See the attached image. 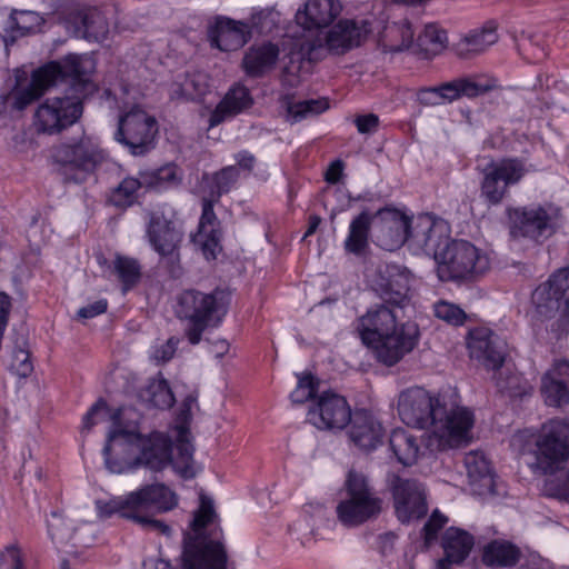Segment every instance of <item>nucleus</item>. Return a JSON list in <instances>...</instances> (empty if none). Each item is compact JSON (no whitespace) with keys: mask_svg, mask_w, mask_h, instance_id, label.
<instances>
[{"mask_svg":"<svg viewBox=\"0 0 569 569\" xmlns=\"http://www.w3.org/2000/svg\"><path fill=\"white\" fill-rule=\"evenodd\" d=\"M397 410L407 426L418 429L431 427L430 442L438 450L463 447L472 440L473 412L460 406L449 409L439 395L422 387L401 391Z\"/></svg>","mask_w":569,"mask_h":569,"instance_id":"obj_1","label":"nucleus"},{"mask_svg":"<svg viewBox=\"0 0 569 569\" xmlns=\"http://www.w3.org/2000/svg\"><path fill=\"white\" fill-rule=\"evenodd\" d=\"M121 415L119 408L110 416L112 425L102 450L106 468L118 475L140 467L152 471L164 469L171 461V439L159 431L144 436L128 430L122 426Z\"/></svg>","mask_w":569,"mask_h":569,"instance_id":"obj_2","label":"nucleus"},{"mask_svg":"<svg viewBox=\"0 0 569 569\" xmlns=\"http://www.w3.org/2000/svg\"><path fill=\"white\" fill-rule=\"evenodd\" d=\"M357 331L378 361L391 367L411 352L419 340V328L412 321L399 322L397 310L380 303L358 318Z\"/></svg>","mask_w":569,"mask_h":569,"instance_id":"obj_3","label":"nucleus"},{"mask_svg":"<svg viewBox=\"0 0 569 569\" xmlns=\"http://www.w3.org/2000/svg\"><path fill=\"white\" fill-rule=\"evenodd\" d=\"M371 32L368 20L341 19L323 36H301L287 43V77L297 74L305 63L322 61L328 54L342 56L360 47ZM287 82L289 79L287 78Z\"/></svg>","mask_w":569,"mask_h":569,"instance_id":"obj_4","label":"nucleus"},{"mask_svg":"<svg viewBox=\"0 0 569 569\" xmlns=\"http://www.w3.org/2000/svg\"><path fill=\"white\" fill-rule=\"evenodd\" d=\"M89 69H93V62L86 56L71 53L60 60L50 61L33 70L28 86L16 88L9 102L13 109L22 111L42 97L49 88L67 80L76 90L81 91L87 86Z\"/></svg>","mask_w":569,"mask_h":569,"instance_id":"obj_5","label":"nucleus"},{"mask_svg":"<svg viewBox=\"0 0 569 569\" xmlns=\"http://www.w3.org/2000/svg\"><path fill=\"white\" fill-rule=\"evenodd\" d=\"M177 301V316L189 322L186 337L191 345H198L204 330L218 327L228 313L231 292L223 288L210 292L187 289L178 296Z\"/></svg>","mask_w":569,"mask_h":569,"instance_id":"obj_6","label":"nucleus"},{"mask_svg":"<svg viewBox=\"0 0 569 569\" xmlns=\"http://www.w3.org/2000/svg\"><path fill=\"white\" fill-rule=\"evenodd\" d=\"M537 317L541 320L556 319L551 330L558 337L569 332V267L552 272L531 295Z\"/></svg>","mask_w":569,"mask_h":569,"instance_id":"obj_7","label":"nucleus"},{"mask_svg":"<svg viewBox=\"0 0 569 569\" xmlns=\"http://www.w3.org/2000/svg\"><path fill=\"white\" fill-rule=\"evenodd\" d=\"M87 71V86L78 91L72 83L67 80L62 83L69 87L68 92L62 97L46 99L36 110L34 127L39 133L57 134L68 127L76 123L82 114V99L92 90L90 73Z\"/></svg>","mask_w":569,"mask_h":569,"instance_id":"obj_8","label":"nucleus"},{"mask_svg":"<svg viewBox=\"0 0 569 569\" xmlns=\"http://www.w3.org/2000/svg\"><path fill=\"white\" fill-rule=\"evenodd\" d=\"M345 488L347 498L337 506L338 519L345 526L357 527L376 519L381 513L383 501L362 472L350 470Z\"/></svg>","mask_w":569,"mask_h":569,"instance_id":"obj_9","label":"nucleus"},{"mask_svg":"<svg viewBox=\"0 0 569 569\" xmlns=\"http://www.w3.org/2000/svg\"><path fill=\"white\" fill-rule=\"evenodd\" d=\"M506 212L510 236L533 241L552 236L561 218L560 208L551 203L510 207Z\"/></svg>","mask_w":569,"mask_h":569,"instance_id":"obj_10","label":"nucleus"},{"mask_svg":"<svg viewBox=\"0 0 569 569\" xmlns=\"http://www.w3.org/2000/svg\"><path fill=\"white\" fill-rule=\"evenodd\" d=\"M535 462L531 469L542 475L553 473L569 459V421L551 419L535 437Z\"/></svg>","mask_w":569,"mask_h":569,"instance_id":"obj_11","label":"nucleus"},{"mask_svg":"<svg viewBox=\"0 0 569 569\" xmlns=\"http://www.w3.org/2000/svg\"><path fill=\"white\" fill-rule=\"evenodd\" d=\"M439 258L437 272L441 281L469 279L489 269L488 257L467 240L451 241Z\"/></svg>","mask_w":569,"mask_h":569,"instance_id":"obj_12","label":"nucleus"},{"mask_svg":"<svg viewBox=\"0 0 569 569\" xmlns=\"http://www.w3.org/2000/svg\"><path fill=\"white\" fill-rule=\"evenodd\" d=\"M53 162L63 173L72 172L70 178L74 182L82 181L83 177L92 172L104 161L103 150L88 136L82 134L78 140L54 146L51 150Z\"/></svg>","mask_w":569,"mask_h":569,"instance_id":"obj_13","label":"nucleus"},{"mask_svg":"<svg viewBox=\"0 0 569 569\" xmlns=\"http://www.w3.org/2000/svg\"><path fill=\"white\" fill-rule=\"evenodd\" d=\"M158 124L153 117L134 107L119 117L114 140L132 156H144L154 148Z\"/></svg>","mask_w":569,"mask_h":569,"instance_id":"obj_14","label":"nucleus"},{"mask_svg":"<svg viewBox=\"0 0 569 569\" xmlns=\"http://www.w3.org/2000/svg\"><path fill=\"white\" fill-rule=\"evenodd\" d=\"M386 482L392 497L396 517L401 523L419 520L427 515V489L422 482L402 478L395 472L387 475Z\"/></svg>","mask_w":569,"mask_h":569,"instance_id":"obj_15","label":"nucleus"},{"mask_svg":"<svg viewBox=\"0 0 569 569\" xmlns=\"http://www.w3.org/2000/svg\"><path fill=\"white\" fill-rule=\"evenodd\" d=\"M525 163L517 158L491 161L482 170L480 196L489 206H498L508 196L509 187L526 174Z\"/></svg>","mask_w":569,"mask_h":569,"instance_id":"obj_16","label":"nucleus"},{"mask_svg":"<svg viewBox=\"0 0 569 569\" xmlns=\"http://www.w3.org/2000/svg\"><path fill=\"white\" fill-rule=\"evenodd\" d=\"M352 411L347 399L331 390H322L313 401L308 405L307 421L318 430L341 431L351 421Z\"/></svg>","mask_w":569,"mask_h":569,"instance_id":"obj_17","label":"nucleus"},{"mask_svg":"<svg viewBox=\"0 0 569 569\" xmlns=\"http://www.w3.org/2000/svg\"><path fill=\"white\" fill-rule=\"evenodd\" d=\"M146 233L156 252L167 260L171 277L181 274L179 248L183 239V232L176 223L159 212H151Z\"/></svg>","mask_w":569,"mask_h":569,"instance_id":"obj_18","label":"nucleus"},{"mask_svg":"<svg viewBox=\"0 0 569 569\" xmlns=\"http://www.w3.org/2000/svg\"><path fill=\"white\" fill-rule=\"evenodd\" d=\"M449 244V228L445 221L435 219L430 214L415 218L411 226L410 247L433 256L438 261L442 250Z\"/></svg>","mask_w":569,"mask_h":569,"instance_id":"obj_19","label":"nucleus"},{"mask_svg":"<svg viewBox=\"0 0 569 569\" xmlns=\"http://www.w3.org/2000/svg\"><path fill=\"white\" fill-rule=\"evenodd\" d=\"M67 33L77 39L100 42L109 33V23L98 8H77L67 11L61 18Z\"/></svg>","mask_w":569,"mask_h":569,"instance_id":"obj_20","label":"nucleus"},{"mask_svg":"<svg viewBox=\"0 0 569 569\" xmlns=\"http://www.w3.org/2000/svg\"><path fill=\"white\" fill-rule=\"evenodd\" d=\"M467 347L471 359L488 370H499L506 360V343L488 328H475L468 332Z\"/></svg>","mask_w":569,"mask_h":569,"instance_id":"obj_21","label":"nucleus"},{"mask_svg":"<svg viewBox=\"0 0 569 569\" xmlns=\"http://www.w3.org/2000/svg\"><path fill=\"white\" fill-rule=\"evenodd\" d=\"M219 200H213L209 194L202 198V214L199 222L198 232L192 237L194 246L199 247L206 259H216L221 250V231L219 221L213 211V204Z\"/></svg>","mask_w":569,"mask_h":569,"instance_id":"obj_22","label":"nucleus"},{"mask_svg":"<svg viewBox=\"0 0 569 569\" xmlns=\"http://www.w3.org/2000/svg\"><path fill=\"white\" fill-rule=\"evenodd\" d=\"M133 511L138 515L144 512H167L173 509L178 501L176 493L164 483H151L130 492Z\"/></svg>","mask_w":569,"mask_h":569,"instance_id":"obj_23","label":"nucleus"},{"mask_svg":"<svg viewBox=\"0 0 569 569\" xmlns=\"http://www.w3.org/2000/svg\"><path fill=\"white\" fill-rule=\"evenodd\" d=\"M211 47L221 51H236L242 48L252 37L247 22L220 17L209 30Z\"/></svg>","mask_w":569,"mask_h":569,"instance_id":"obj_24","label":"nucleus"},{"mask_svg":"<svg viewBox=\"0 0 569 569\" xmlns=\"http://www.w3.org/2000/svg\"><path fill=\"white\" fill-rule=\"evenodd\" d=\"M442 103L452 102L461 97L473 99L499 88L498 80L492 77L476 74L457 78L438 86Z\"/></svg>","mask_w":569,"mask_h":569,"instance_id":"obj_25","label":"nucleus"},{"mask_svg":"<svg viewBox=\"0 0 569 569\" xmlns=\"http://www.w3.org/2000/svg\"><path fill=\"white\" fill-rule=\"evenodd\" d=\"M342 9L340 0H308L298 9L295 19L305 30L323 29L332 24Z\"/></svg>","mask_w":569,"mask_h":569,"instance_id":"obj_26","label":"nucleus"},{"mask_svg":"<svg viewBox=\"0 0 569 569\" xmlns=\"http://www.w3.org/2000/svg\"><path fill=\"white\" fill-rule=\"evenodd\" d=\"M382 214V224L378 241L380 246L392 251L411 241V226L415 220L398 210L379 211Z\"/></svg>","mask_w":569,"mask_h":569,"instance_id":"obj_27","label":"nucleus"},{"mask_svg":"<svg viewBox=\"0 0 569 569\" xmlns=\"http://www.w3.org/2000/svg\"><path fill=\"white\" fill-rule=\"evenodd\" d=\"M375 290L385 305L403 308L409 301V278L396 267H386L385 271H379Z\"/></svg>","mask_w":569,"mask_h":569,"instance_id":"obj_28","label":"nucleus"},{"mask_svg":"<svg viewBox=\"0 0 569 569\" xmlns=\"http://www.w3.org/2000/svg\"><path fill=\"white\" fill-rule=\"evenodd\" d=\"M253 104L250 91L243 84H233L209 117V128L219 126L229 118L246 111Z\"/></svg>","mask_w":569,"mask_h":569,"instance_id":"obj_29","label":"nucleus"},{"mask_svg":"<svg viewBox=\"0 0 569 569\" xmlns=\"http://www.w3.org/2000/svg\"><path fill=\"white\" fill-rule=\"evenodd\" d=\"M350 439L360 449L373 450L382 439L381 423L368 411L358 410L351 417Z\"/></svg>","mask_w":569,"mask_h":569,"instance_id":"obj_30","label":"nucleus"},{"mask_svg":"<svg viewBox=\"0 0 569 569\" xmlns=\"http://www.w3.org/2000/svg\"><path fill=\"white\" fill-rule=\"evenodd\" d=\"M44 22L46 19L37 11L12 9L3 26L6 47L19 38L40 32Z\"/></svg>","mask_w":569,"mask_h":569,"instance_id":"obj_31","label":"nucleus"},{"mask_svg":"<svg viewBox=\"0 0 569 569\" xmlns=\"http://www.w3.org/2000/svg\"><path fill=\"white\" fill-rule=\"evenodd\" d=\"M279 52L271 42L253 44L244 52L241 67L248 77L262 78L276 67Z\"/></svg>","mask_w":569,"mask_h":569,"instance_id":"obj_32","label":"nucleus"},{"mask_svg":"<svg viewBox=\"0 0 569 569\" xmlns=\"http://www.w3.org/2000/svg\"><path fill=\"white\" fill-rule=\"evenodd\" d=\"M522 552L520 548L511 541L495 539L488 542L482 549V562L490 568H511L515 567Z\"/></svg>","mask_w":569,"mask_h":569,"instance_id":"obj_33","label":"nucleus"},{"mask_svg":"<svg viewBox=\"0 0 569 569\" xmlns=\"http://www.w3.org/2000/svg\"><path fill=\"white\" fill-rule=\"evenodd\" d=\"M389 449L396 460L405 467L415 465L421 455L419 439L402 428L393 429L389 436Z\"/></svg>","mask_w":569,"mask_h":569,"instance_id":"obj_34","label":"nucleus"},{"mask_svg":"<svg viewBox=\"0 0 569 569\" xmlns=\"http://www.w3.org/2000/svg\"><path fill=\"white\" fill-rule=\"evenodd\" d=\"M498 41L497 28L493 23H487L480 29H475L465 36L457 44L459 56L479 54Z\"/></svg>","mask_w":569,"mask_h":569,"instance_id":"obj_35","label":"nucleus"},{"mask_svg":"<svg viewBox=\"0 0 569 569\" xmlns=\"http://www.w3.org/2000/svg\"><path fill=\"white\" fill-rule=\"evenodd\" d=\"M473 545V537L466 530L456 527H450L445 531L441 542L445 555L456 563L465 561Z\"/></svg>","mask_w":569,"mask_h":569,"instance_id":"obj_36","label":"nucleus"},{"mask_svg":"<svg viewBox=\"0 0 569 569\" xmlns=\"http://www.w3.org/2000/svg\"><path fill=\"white\" fill-rule=\"evenodd\" d=\"M176 449L177 457L173 459L171 456V461L168 463V466L172 463L173 468L184 479L193 478L196 476V471L193 469L194 448L190 441V431L187 426L178 427Z\"/></svg>","mask_w":569,"mask_h":569,"instance_id":"obj_37","label":"nucleus"},{"mask_svg":"<svg viewBox=\"0 0 569 569\" xmlns=\"http://www.w3.org/2000/svg\"><path fill=\"white\" fill-rule=\"evenodd\" d=\"M373 216L362 211L350 223L348 237L345 240L346 251L360 256L368 247L369 231Z\"/></svg>","mask_w":569,"mask_h":569,"instance_id":"obj_38","label":"nucleus"},{"mask_svg":"<svg viewBox=\"0 0 569 569\" xmlns=\"http://www.w3.org/2000/svg\"><path fill=\"white\" fill-rule=\"evenodd\" d=\"M141 184L144 189L162 191L177 187L181 182L179 168L174 163H168L158 169L139 173Z\"/></svg>","mask_w":569,"mask_h":569,"instance_id":"obj_39","label":"nucleus"},{"mask_svg":"<svg viewBox=\"0 0 569 569\" xmlns=\"http://www.w3.org/2000/svg\"><path fill=\"white\" fill-rule=\"evenodd\" d=\"M329 108L327 99L295 100L287 94V121L293 123L316 117Z\"/></svg>","mask_w":569,"mask_h":569,"instance_id":"obj_40","label":"nucleus"},{"mask_svg":"<svg viewBox=\"0 0 569 569\" xmlns=\"http://www.w3.org/2000/svg\"><path fill=\"white\" fill-rule=\"evenodd\" d=\"M141 188L143 187L139 177H126L117 187L110 190L107 201L118 209H127L136 203L137 192Z\"/></svg>","mask_w":569,"mask_h":569,"instance_id":"obj_41","label":"nucleus"},{"mask_svg":"<svg viewBox=\"0 0 569 569\" xmlns=\"http://www.w3.org/2000/svg\"><path fill=\"white\" fill-rule=\"evenodd\" d=\"M207 92L206 77L201 73H186L182 80L171 84L172 99L194 100Z\"/></svg>","mask_w":569,"mask_h":569,"instance_id":"obj_42","label":"nucleus"},{"mask_svg":"<svg viewBox=\"0 0 569 569\" xmlns=\"http://www.w3.org/2000/svg\"><path fill=\"white\" fill-rule=\"evenodd\" d=\"M463 462L470 482H482L483 487L492 486L493 481L490 461L483 452L478 450L470 451L466 453Z\"/></svg>","mask_w":569,"mask_h":569,"instance_id":"obj_43","label":"nucleus"},{"mask_svg":"<svg viewBox=\"0 0 569 569\" xmlns=\"http://www.w3.org/2000/svg\"><path fill=\"white\" fill-rule=\"evenodd\" d=\"M446 42V31L435 24H428L418 36L416 46L423 58L429 59L439 54L445 49Z\"/></svg>","mask_w":569,"mask_h":569,"instance_id":"obj_44","label":"nucleus"},{"mask_svg":"<svg viewBox=\"0 0 569 569\" xmlns=\"http://www.w3.org/2000/svg\"><path fill=\"white\" fill-rule=\"evenodd\" d=\"M141 397L152 407L159 409H169L176 401L168 381L163 378L152 379L141 393Z\"/></svg>","mask_w":569,"mask_h":569,"instance_id":"obj_45","label":"nucleus"},{"mask_svg":"<svg viewBox=\"0 0 569 569\" xmlns=\"http://www.w3.org/2000/svg\"><path fill=\"white\" fill-rule=\"evenodd\" d=\"M113 270L122 283L123 292L132 289L141 278V266L137 259L116 256L113 260Z\"/></svg>","mask_w":569,"mask_h":569,"instance_id":"obj_46","label":"nucleus"},{"mask_svg":"<svg viewBox=\"0 0 569 569\" xmlns=\"http://www.w3.org/2000/svg\"><path fill=\"white\" fill-rule=\"evenodd\" d=\"M541 392L545 402L552 407H562L569 403V387L567 381L550 378V375H543L541 378Z\"/></svg>","mask_w":569,"mask_h":569,"instance_id":"obj_47","label":"nucleus"},{"mask_svg":"<svg viewBox=\"0 0 569 569\" xmlns=\"http://www.w3.org/2000/svg\"><path fill=\"white\" fill-rule=\"evenodd\" d=\"M297 378V387L290 393V398L293 403H305L309 401L310 405L313 399L325 390L322 382L311 373L305 372L298 375Z\"/></svg>","mask_w":569,"mask_h":569,"instance_id":"obj_48","label":"nucleus"},{"mask_svg":"<svg viewBox=\"0 0 569 569\" xmlns=\"http://www.w3.org/2000/svg\"><path fill=\"white\" fill-rule=\"evenodd\" d=\"M27 345V340L23 337L18 338L14 342L9 362L10 371L20 378H26L33 371L30 351Z\"/></svg>","mask_w":569,"mask_h":569,"instance_id":"obj_49","label":"nucleus"},{"mask_svg":"<svg viewBox=\"0 0 569 569\" xmlns=\"http://www.w3.org/2000/svg\"><path fill=\"white\" fill-rule=\"evenodd\" d=\"M239 179V169L236 166H228L216 172L210 179L209 194L213 200H219L224 193H228Z\"/></svg>","mask_w":569,"mask_h":569,"instance_id":"obj_50","label":"nucleus"},{"mask_svg":"<svg viewBox=\"0 0 569 569\" xmlns=\"http://www.w3.org/2000/svg\"><path fill=\"white\" fill-rule=\"evenodd\" d=\"M96 508L98 511V516L100 518H109L114 513H119L121 517L132 520V517H129L127 515L136 513V511H133V506L130 501V493H128L124 497H114L107 501L97 500Z\"/></svg>","mask_w":569,"mask_h":569,"instance_id":"obj_51","label":"nucleus"},{"mask_svg":"<svg viewBox=\"0 0 569 569\" xmlns=\"http://www.w3.org/2000/svg\"><path fill=\"white\" fill-rule=\"evenodd\" d=\"M281 13L272 8L253 13L247 22L251 29V34L256 31L259 34H269L276 30L280 23Z\"/></svg>","mask_w":569,"mask_h":569,"instance_id":"obj_52","label":"nucleus"},{"mask_svg":"<svg viewBox=\"0 0 569 569\" xmlns=\"http://www.w3.org/2000/svg\"><path fill=\"white\" fill-rule=\"evenodd\" d=\"M47 528L49 537L53 542L64 543L72 537V526L64 520L59 511L50 513V517L47 519Z\"/></svg>","mask_w":569,"mask_h":569,"instance_id":"obj_53","label":"nucleus"},{"mask_svg":"<svg viewBox=\"0 0 569 569\" xmlns=\"http://www.w3.org/2000/svg\"><path fill=\"white\" fill-rule=\"evenodd\" d=\"M435 316L452 326L463 325L466 312L457 305L440 300L433 306Z\"/></svg>","mask_w":569,"mask_h":569,"instance_id":"obj_54","label":"nucleus"},{"mask_svg":"<svg viewBox=\"0 0 569 569\" xmlns=\"http://www.w3.org/2000/svg\"><path fill=\"white\" fill-rule=\"evenodd\" d=\"M388 34L400 36L401 41L399 43H390L388 50L391 52L402 51L408 49L413 39V31L409 22L403 21L401 23H395L388 28Z\"/></svg>","mask_w":569,"mask_h":569,"instance_id":"obj_55","label":"nucleus"},{"mask_svg":"<svg viewBox=\"0 0 569 569\" xmlns=\"http://www.w3.org/2000/svg\"><path fill=\"white\" fill-rule=\"evenodd\" d=\"M447 521L448 518L438 510H435L431 513L422 528L426 547H430L437 540L438 532L443 528Z\"/></svg>","mask_w":569,"mask_h":569,"instance_id":"obj_56","label":"nucleus"},{"mask_svg":"<svg viewBox=\"0 0 569 569\" xmlns=\"http://www.w3.org/2000/svg\"><path fill=\"white\" fill-rule=\"evenodd\" d=\"M549 496L569 501V469L546 483Z\"/></svg>","mask_w":569,"mask_h":569,"instance_id":"obj_57","label":"nucleus"},{"mask_svg":"<svg viewBox=\"0 0 569 569\" xmlns=\"http://www.w3.org/2000/svg\"><path fill=\"white\" fill-rule=\"evenodd\" d=\"M0 569H23L21 551L17 545H10L0 552Z\"/></svg>","mask_w":569,"mask_h":569,"instance_id":"obj_58","label":"nucleus"},{"mask_svg":"<svg viewBox=\"0 0 569 569\" xmlns=\"http://www.w3.org/2000/svg\"><path fill=\"white\" fill-rule=\"evenodd\" d=\"M127 516L132 517V520L144 529L158 531L164 536H170L171 533V528L161 520L153 519L147 515L128 513Z\"/></svg>","mask_w":569,"mask_h":569,"instance_id":"obj_59","label":"nucleus"},{"mask_svg":"<svg viewBox=\"0 0 569 569\" xmlns=\"http://www.w3.org/2000/svg\"><path fill=\"white\" fill-rule=\"evenodd\" d=\"M107 410V402L101 398L97 400L84 415L82 429L90 431L100 421V416Z\"/></svg>","mask_w":569,"mask_h":569,"instance_id":"obj_60","label":"nucleus"},{"mask_svg":"<svg viewBox=\"0 0 569 569\" xmlns=\"http://www.w3.org/2000/svg\"><path fill=\"white\" fill-rule=\"evenodd\" d=\"M353 122L361 134L375 133L380 124L379 117L376 113L359 114Z\"/></svg>","mask_w":569,"mask_h":569,"instance_id":"obj_61","label":"nucleus"},{"mask_svg":"<svg viewBox=\"0 0 569 569\" xmlns=\"http://www.w3.org/2000/svg\"><path fill=\"white\" fill-rule=\"evenodd\" d=\"M108 302L106 299H100L94 301L93 303H90L86 307H82L78 310L77 317L79 319H91L96 316L102 315L107 311Z\"/></svg>","mask_w":569,"mask_h":569,"instance_id":"obj_62","label":"nucleus"},{"mask_svg":"<svg viewBox=\"0 0 569 569\" xmlns=\"http://www.w3.org/2000/svg\"><path fill=\"white\" fill-rule=\"evenodd\" d=\"M178 343H179V339H177L174 337L169 338L164 345H162L160 348H158L154 351V353H153L154 360H157L158 362L169 361L173 357V355L177 350Z\"/></svg>","mask_w":569,"mask_h":569,"instance_id":"obj_63","label":"nucleus"},{"mask_svg":"<svg viewBox=\"0 0 569 569\" xmlns=\"http://www.w3.org/2000/svg\"><path fill=\"white\" fill-rule=\"evenodd\" d=\"M545 375H550V378L553 379L567 381V379H569V359L555 360L550 369L546 371Z\"/></svg>","mask_w":569,"mask_h":569,"instance_id":"obj_64","label":"nucleus"}]
</instances>
